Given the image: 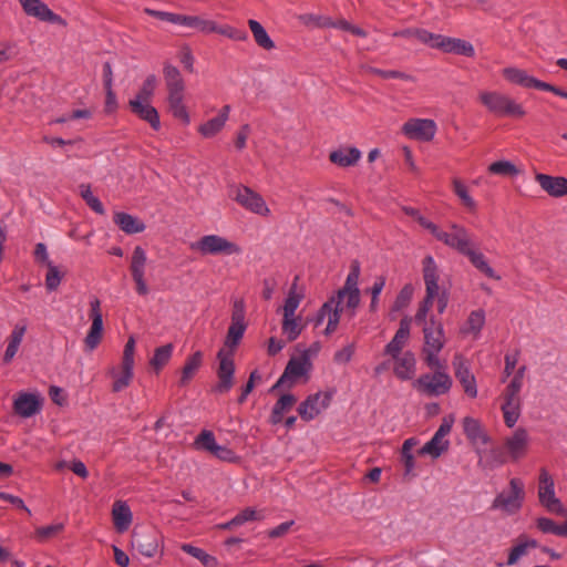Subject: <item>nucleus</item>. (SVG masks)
<instances>
[{"instance_id": "6e6552de", "label": "nucleus", "mask_w": 567, "mask_h": 567, "mask_svg": "<svg viewBox=\"0 0 567 567\" xmlns=\"http://www.w3.org/2000/svg\"><path fill=\"white\" fill-rule=\"evenodd\" d=\"M525 484L520 478L513 477L508 487L501 491L492 502V509L498 511L507 516L517 514L524 504Z\"/></svg>"}, {"instance_id": "f3484780", "label": "nucleus", "mask_w": 567, "mask_h": 567, "mask_svg": "<svg viewBox=\"0 0 567 567\" xmlns=\"http://www.w3.org/2000/svg\"><path fill=\"white\" fill-rule=\"evenodd\" d=\"M402 134L413 141L430 143L437 133V124L432 118L411 117L401 127Z\"/></svg>"}, {"instance_id": "6e6d98bb", "label": "nucleus", "mask_w": 567, "mask_h": 567, "mask_svg": "<svg viewBox=\"0 0 567 567\" xmlns=\"http://www.w3.org/2000/svg\"><path fill=\"white\" fill-rule=\"evenodd\" d=\"M80 195L85 200L87 206L94 210L96 214L103 215L104 207L100 199L92 193L91 187L89 185H80Z\"/></svg>"}, {"instance_id": "4468645a", "label": "nucleus", "mask_w": 567, "mask_h": 567, "mask_svg": "<svg viewBox=\"0 0 567 567\" xmlns=\"http://www.w3.org/2000/svg\"><path fill=\"white\" fill-rule=\"evenodd\" d=\"M423 40L427 41V47L439 49L444 53H453L472 58L475 55L473 44L466 40L458 38L445 37L442 34H424Z\"/></svg>"}, {"instance_id": "c85d7f7f", "label": "nucleus", "mask_w": 567, "mask_h": 567, "mask_svg": "<svg viewBox=\"0 0 567 567\" xmlns=\"http://www.w3.org/2000/svg\"><path fill=\"white\" fill-rule=\"evenodd\" d=\"M28 330L27 319L19 320L12 328L9 337L7 338V347L3 353V362L9 363L17 355L19 348L23 341L24 334Z\"/></svg>"}, {"instance_id": "2eb2a0df", "label": "nucleus", "mask_w": 567, "mask_h": 567, "mask_svg": "<svg viewBox=\"0 0 567 567\" xmlns=\"http://www.w3.org/2000/svg\"><path fill=\"white\" fill-rule=\"evenodd\" d=\"M537 495L540 505L549 513L557 515L565 514V507L555 493L554 480L546 468H542L539 472Z\"/></svg>"}, {"instance_id": "a18cd8bd", "label": "nucleus", "mask_w": 567, "mask_h": 567, "mask_svg": "<svg viewBox=\"0 0 567 567\" xmlns=\"http://www.w3.org/2000/svg\"><path fill=\"white\" fill-rule=\"evenodd\" d=\"M296 403V398L292 394H284L279 398L276 404L272 408L270 422L272 424H278L282 421V416L285 412L289 411L292 405Z\"/></svg>"}, {"instance_id": "a211bd4d", "label": "nucleus", "mask_w": 567, "mask_h": 567, "mask_svg": "<svg viewBox=\"0 0 567 567\" xmlns=\"http://www.w3.org/2000/svg\"><path fill=\"white\" fill-rule=\"evenodd\" d=\"M234 199L246 210L258 216L269 217L271 214L264 197L248 186H237L234 192Z\"/></svg>"}, {"instance_id": "c9c22d12", "label": "nucleus", "mask_w": 567, "mask_h": 567, "mask_svg": "<svg viewBox=\"0 0 567 567\" xmlns=\"http://www.w3.org/2000/svg\"><path fill=\"white\" fill-rule=\"evenodd\" d=\"M112 520L117 533L123 534L133 523V513L128 504L124 501H115L112 506Z\"/></svg>"}, {"instance_id": "ea45409f", "label": "nucleus", "mask_w": 567, "mask_h": 567, "mask_svg": "<svg viewBox=\"0 0 567 567\" xmlns=\"http://www.w3.org/2000/svg\"><path fill=\"white\" fill-rule=\"evenodd\" d=\"M114 223L122 231L128 235L138 234L145 230V224L137 217L127 213H115Z\"/></svg>"}, {"instance_id": "473e14b6", "label": "nucleus", "mask_w": 567, "mask_h": 567, "mask_svg": "<svg viewBox=\"0 0 567 567\" xmlns=\"http://www.w3.org/2000/svg\"><path fill=\"white\" fill-rule=\"evenodd\" d=\"M393 363L394 375L402 380H412L416 373V359L413 352L406 350L402 355L390 360Z\"/></svg>"}, {"instance_id": "dca6fc26", "label": "nucleus", "mask_w": 567, "mask_h": 567, "mask_svg": "<svg viewBox=\"0 0 567 567\" xmlns=\"http://www.w3.org/2000/svg\"><path fill=\"white\" fill-rule=\"evenodd\" d=\"M147 265L148 258L145 249L136 246L132 252L130 271L135 284V291L141 297L147 296L151 291L146 277Z\"/></svg>"}, {"instance_id": "a878e982", "label": "nucleus", "mask_w": 567, "mask_h": 567, "mask_svg": "<svg viewBox=\"0 0 567 567\" xmlns=\"http://www.w3.org/2000/svg\"><path fill=\"white\" fill-rule=\"evenodd\" d=\"M411 334V320L404 318L400 321L399 329L396 330L393 338L384 347V355L392 360L396 357L402 355L405 351Z\"/></svg>"}, {"instance_id": "bf43d9fd", "label": "nucleus", "mask_w": 567, "mask_h": 567, "mask_svg": "<svg viewBox=\"0 0 567 567\" xmlns=\"http://www.w3.org/2000/svg\"><path fill=\"white\" fill-rule=\"evenodd\" d=\"M414 287L411 284L405 285L398 293L392 310L400 311L404 309L412 300Z\"/></svg>"}, {"instance_id": "e2e57ef3", "label": "nucleus", "mask_w": 567, "mask_h": 567, "mask_svg": "<svg viewBox=\"0 0 567 567\" xmlns=\"http://www.w3.org/2000/svg\"><path fill=\"white\" fill-rule=\"evenodd\" d=\"M246 306L243 299H236L233 303L231 322L234 324L247 326L246 320Z\"/></svg>"}, {"instance_id": "423d86ee", "label": "nucleus", "mask_w": 567, "mask_h": 567, "mask_svg": "<svg viewBox=\"0 0 567 567\" xmlns=\"http://www.w3.org/2000/svg\"><path fill=\"white\" fill-rule=\"evenodd\" d=\"M181 27L189 28L204 34L217 33L238 42H244L248 39L245 30L229 24H218L216 21L204 16L183 14Z\"/></svg>"}, {"instance_id": "c756f323", "label": "nucleus", "mask_w": 567, "mask_h": 567, "mask_svg": "<svg viewBox=\"0 0 567 567\" xmlns=\"http://www.w3.org/2000/svg\"><path fill=\"white\" fill-rule=\"evenodd\" d=\"M502 74L504 79L512 83L526 89H537L542 90L544 82L532 76L527 73V71L516 68V66H507L502 70Z\"/></svg>"}, {"instance_id": "a19ab883", "label": "nucleus", "mask_w": 567, "mask_h": 567, "mask_svg": "<svg viewBox=\"0 0 567 567\" xmlns=\"http://www.w3.org/2000/svg\"><path fill=\"white\" fill-rule=\"evenodd\" d=\"M303 299V291L298 287L297 279L292 282L289 288L288 295L281 307L282 316H297L296 311L299 308Z\"/></svg>"}, {"instance_id": "de8ad7c7", "label": "nucleus", "mask_w": 567, "mask_h": 567, "mask_svg": "<svg viewBox=\"0 0 567 567\" xmlns=\"http://www.w3.org/2000/svg\"><path fill=\"white\" fill-rule=\"evenodd\" d=\"M202 362L203 353L200 351H196L186 360L185 365L182 370V384H186L187 382H189V380L193 379L197 370L200 368Z\"/></svg>"}, {"instance_id": "0eeeda50", "label": "nucleus", "mask_w": 567, "mask_h": 567, "mask_svg": "<svg viewBox=\"0 0 567 567\" xmlns=\"http://www.w3.org/2000/svg\"><path fill=\"white\" fill-rule=\"evenodd\" d=\"M478 100L489 113L496 116L523 117L526 115L522 104L497 91H481Z\"/></svg>"}, {"instance_id": "864d4df0", "label": "nucleus", "mask_w": 567, "mask_h": 567, "mask_svg": "<svg viewBox=\"0 0 567 567\" xmlns=\"http://www.w3.org/2000/svg\"><path fill=\"white\" fill-rule=\"evenodd\" d=\"M157 86V78L153 74L148 75L142 83L138 92L131 100H140L151 102Z\"/></svg>"}, {"instance_id": "e433bc0d", "label": "nucleus", "mask_w": 567, "mask_h": 567, "mask_svg": "<svg viewBox=\"0 0 567 567\" xmlns=\"http://www.w3.org/2000/svg\"><path fill=\"white\" fill-rule=\"evenodd\" d=\"M361 156L362 153L357 147H339L330 153L329 159L334 165L346 168L354 166Z\"/></svg>"}, {"instance_id": "052dcab7", "label": "nucleus", "mask_w": 567, "mask_h": 567, "mask_svg": "<svg viewBox=\"0 0 567 567\" xmlns=\"http://www.w3.org/2000/svg\"><path fill=\"white\" fill-rule=\"evenodd\" d=\"M195 445L197 449H202L208 452H213L216 447L217 442L214 434L210 431H203L196 439Z\"/></svg>"}, {"instance_id": "c03bdc74", "label": "nucleus", "mask_w": 567, "mask_h": 567, "mask_svg": "<svg viewBox=\"0 0 567 567\" xmlns=\"http://www.w3.org/2000/svg\"><path fill=\"white\" fill-rule=\"evenodd\" d=\"M281 330L288 341H295L303 330L301 317L282 316Z\"/></svg>"}, {"instance_id": "39448f33", "label": "nucleus", "mask_w": 567, "mask_h": 567, "mask_svg": "<svg viewBox=\"0 0 567 567\" xmlns=\"http://www.w3.org/2000/svg\"><path fill=\"white\" fill-rule=\"evenodd\" d=\"M423 224L424 229H426L437 241L462 255H465V251L470 250L474 246L468 230L457 223H450L447 229H442L434 223L423 221Z\"/></svg>"}, {"instance_id": "4c0bfd02", "label": "nucleus", "mask_w": 567, "mask_h": 567, "mask_svg": "<svg viewBox=\"0 0 567 567\" xmlns=\"http://www.w3.org/2000/svg\"><path fill=\"white\" fill-rule=\"evenodd\" d=\"M485 324V312L481 309L472 311L464 324L460 328V333L464 337L478 339Z\"/></svg>"}, {"instance_id": "4be33fe9", "label": "nucleus", "mask_w": 567, "mask_h": 567, "mask_svg": "<svg viewBox=\"0 0 567 567\" xmlns=\"http://www.w3.org/2000/svg\"><path fill=\"white\" fill-rule=\"evenodd\" d=\"M453 369L455 378L461 384L464 393L471 399L477 398L478 388L476 378L472 372L470 364L461 354H456L454 357Z\"/></svg>"}, {"instance_id": "f704fd0d", "label": "nucleus", "mask_w": 567, "mask_h": 567, "mask_svg": "<svg viewBox=\"0 0 567 567\" xmlns=\"http://www.w3.org/2000/svg\"><path fill=\"white\" fill-rule=\"evenodd\" d=\"M539 546L538 542L525 534H522L517 537L514 545L509 548L507 560L505 563L506 566H514L518 564V561L528 554L530 549L537 548Z\"/></svg>"}, {"instance_id": "f03ea898", "label": "nucleus", "mask_w": 567, "mask_h": 567, "mask_svg": "<svg viewBox=\"0 0 567 567\" xmlns=\"http://www.w3.org/2000/svg\"><path fill=\"white\" fill-rule=\"evenodd\" d=\"M423 279L425 284V297L420 303L415 313V321L420 322L427 318L429 311L433 302H437L439 313H443L449 303V293L444 288L439 285V268L432 256H426L422 262Z\"/></svg>"}, {"instance_id": "3c124183", "label": "nucleus", "mask_w": 567, "mask_h": 567, "mask_svg": "<svg viewBox=\"0 0 567 567\" xmlns=\"http://www.w3.org/2000/svg\"><path fill=\"white\" fill-rule=\"evenodd\" d=\"M64 527V523H53L48 526H40L34 530V538L39 543H44L62 533Z\"/></svg>"}, {"instance_id": "5701e85b", "label": "nucleus", "mask_w": 567, "mask_h": 567, "mask_svg": "<svg viewBox=\"0 0 567 567\" xmlns=\"http://www.w3.org/2000/svg\"><path fill=\"white\" fill-rule=\"evenodd\" d=\"M42 405L43 398L38 391L19 392L13 400L14 412L23 419H29L38 414Z\"/></svg>"}, {"instance_id": "7ed1b4c3", "label": "nucleus", "mask_w": 567, "mask_h": 567, "mask_svg": "<svg viewBox=\"0 0 567 567\" xmlns=\"http://www.w3.org/2000/svg\"><path fill=\"white\" fill-rule=\"evenodd\" d=\"M163 73L168 91V110L175 118L188 125L190 123V115L184 103L185 83L181 72L176 66L166 64Z\"/></svg>"}, {"instance_id": "37998d69", "label": "nucleus", "mask_w": 567, "mask_h": 567, "mask_svg": "<svg viewBox=\"0 0 567 567\" xmlns=\"http://www.w3.org/2000/svg\"><path fill=\"white\" fill-rule=\"evenodd\" d=\"M452 188L461 204L468 212H475L477 209V202L471 195L468 186L461 178L455 177L452 179Z\"/></svg>"}, {"instance_id": "13d9d810", "label": "nucleus", "mask_w": 567, "mask_h": 567, "mask_svg": "<svg viewBox=\"0 0 567 567\" xmlns=\"http://www.w3.org/2000/svg\"><path fill=\"white\" fill-rule=\"evenodd\" d=\"M48 271L45 275V288L48 291H55L62 281V272L59 267L54 264H50L48 267Z\"/></svg>"}, {"instance_id": "8fccbe9b", "label": "nucleus", "mask_w": 567, "mask_h": 567, "mask_svg": "<svg viewBox=\"0 0 567 567\" xmlns=\"http://www.w3.org/2000/svg\"><path fill=\"white\" fill-rule=\"evenodd\" d=\"M522 402H503L501 410L503 412L504 422L508 427H514L520 415Z\"/></svg>"}, {"instance_id": "f8f14e48", "label": "nucleus", "mask_w": 567, "mask_h": 567, "mask_svg": "<svg viewBox=\"0 0 567 567\" xmlns=\"http://www.w3.org/2000/svg\"><path fill=\"white\" fill-rule=\"evenodd\" d=\"M454 422V414L445 415L432 439L417 451V454L437 460L447 452L450 449V440L447 436L451 433Z\"/></svg>"}, {"instance_id": "774afa93", "label": "nucleus", "mask_w": 567, "mask_h": 567, "mask_svg": "<svg viewBox=\"0 0 567 567\" xmlns=\"http://www.w3.org/2000/svg\"><path fill=\"white\" fill-rule=\"evenodd\" d=\"M537 528L544 534H558V524L547 517H539L536 520Z\"/></svg>"}, {"instance_id": "58836bf2", "label": "nucleus", "mask_w": 567, "mask_h": 567, "mask_svg": "<svg viewBox=\"0 0 567 567\" xmlns=\"http://www.w3.org/2000/svg\"><path fill=\"white\" fill-rule=\"evenodd\" d=\"M464 256H466L471 264L486 277L495 280L501 279V276L497 275V272L488 264L485 255L480 251L475 245L470 250L465 251Z\"/></svg>"}, {"instance_id": "79ce46f5", "label": "nucleus", "mask_w": 567, "mask_h": 567, "mask_svg": "<svg viewBox=\"0 0 567 567\" xmlns=\"http://www.w3.org/2000/svg\"><path fill=\"white\" fill-rule=\"evenodd\" d=\"M526 368L520 367L507 384L503 393V402H520L519 392L523 388V380Z\"/></svg>"}, {"instance_id": "ddd939ff", "label": "nucleus", "mask_w": 567, "mask_h": 567, "mask_svg": "<svg viewBox=\"0 0 567 567\" xmlns=\"http://www.w3.org/2000/svg\"><path fill=\"white\" fill-rule=\"evenodd\" d=\"M318 350L319 346L315 344L312 348L306 349L299 357L291 358L275 388L284 385L287 381L295 382L300 378H307L312 369L311 355L316 354Z\"/></svg>"}, {"instance_id": "6ab92c4d", "label": "nucleus", "mask_w": 567, "mask_h": 567, "mask_svg": "<svg viewBox=\"0 0 567 567\" xmlns=\"http://www.w3.org/2000/svg\"><path fill=\"white\" fill-rule=\"evenodd\" d=\"M332 396L333 391H318L308 395L298 406L300 417L306 422L315 420L329 408Z\"/></svg>"}, {"instance_id": "603ef678", "label": "nucleus", "mask_w": 567, "mask_h": 567, "mask_svg": "<svg viewBox=\"0 0 567 567\" xmlns=\"http://www.w3.org/2000/svg\"><path fill=\"white\" fill-rule=\"evenodd\" d=\"M181 549L186 554L193 556L194 558L198 559L205 567H216L217 565V560L215 557L208 555L203 549L195 547L190 544H183L181 546Z\"/></svg>"}, {"instance_id": "4d7b16f0", "label": "nucleus", "mask_w": 567, "mask_h": 567, "mask_svg": "<svg viewBox=\"0 0 567 567\" xmlns=\"http://www.w3.org/2000/svg\"><path fill=\"white\" fill-rule=\"evenodd\" d=\"M246 328L247 326L230 323L225 340V346L230 349L229 351L233 352V350L239 344L241 338L244 337Z\"/></svg>"}, {"instance_id": "69168bd1", "label": "nucleus", "mask_w": 567, "mask_h": 567, "mask_svg": "<svg viewBox=\"0 0 567 567\" xmlns=\"http://www.w3.org/2000/svg\"><path fill=\"white\" fill-rule=\"evenodd\" d=\"M424 34H433V33L427 30H424V29H405V30L394 32L393 35L402 37V38H406V39H415L419 42L427 45V41L423 40V38H425Z\"/></svg>"}, {"instance_id": "0e129e2a", "label": "nucleus", "mask_w": 567, "mask_h": 567, "mask_svg": "<svg viewBox=\"0 0 567 567\" xmlns=\"http://www.w3.org/2000/svg\"><path fill=\"white\" fill-rule=\"evenodd\" d=\"M385 286V278L379 277L373 286L371 287V302H370V311L375 312L379 309V297Z\"/></svg>"}, {"instance_id": "5fc2aeb1", "label": "nucleus", "mask_w": 567, "mask_h": 567, "mask_svg": "<svg viewBox=\"0 0 567 567\" xmlns=\"http://www.w3.org/2000/svg\"><path fill=\"white\" fill-rule=\"evenodd\" d=\"M172 353V344H165L157 348L154 352L153 358L151 359V365L156 370H161L169 361Z\"/></svg>"}, {"instance_id": "f257e3e1", "label": "nucleus", "mask_w": 567, "mask_h": 567, "mask_svg": "<svg viewBox=\"0 0 567 567\" xmlns=\"http://www.w3.org/2000/svg\"><path fill=\"white\" fill-rule=\"evenodd\" d=\"M360 268L353 266L348 274L346 282L336 295L331 296L319 309L317 315V324L327 320L324 333H333L340 323L341 317L346 320H352L360 305L359 289Z\"/></svg>"}, {"instance_id": "72a5a7b5", "label": "nucleus", "mask_w": 567, "mask_h": 567, "mask_svg": "<svg viewBox=\"0 0 567 567\" xmlns=\"http://www.w3.org/2000/svg\"><path fill=\"white\" fill-rule=\"evenodd\" d=\"M128 105L131 111L141 120L147 122L153 130L158 131L161 128L158 112L151 102L130 100Z\"/></svg>"}, {"instance_id": "680f3d73", "label": "nucleus", "mask_w": 567, "mask_h": 567, "mask_svg": "<svg viewBox=\"0 0 567 567\" xmlns=\"http://www.w3.org/2000/svg\"><path fill=\"white\" fill-rule=\"evenodd\" d=\"M145 12L156 19L162 21H166L176 25H181L183 14L168 12V11H159L153 9H146Z\"/></svg>"}, {"instance_id": "cd10ccee", "label": "nucleus", "mask_w": 567, "mask_h": 567, "mask_svg": "<svg viewBox=\"0 0 567 567\" xmlns=\"http://www.w3.org/2000/svg\"><path fill=\"white\" fill-rule=\"evenodd\" d=\"M462 426L465 436L477 451H480L481 446H485L489 443L491 439L477 419L465 416L462 420Z\"/></svg>"}, {"instance_id": "9b49d317", "label": "nucleus", "mask_w": 567, "mask_h": 567, "mask_svg": "<svg viewBox=\"0 0 567 567\" xmlns=\"http://www.w3.org/2000/svg\"><path fill=\"white\" fill-rule=\"evenodd\" d=\"M135 365V339L133 336L128 338L124 346L122 362L117 367L109 370L112 378V391L121 392L130 386L134 378Z\"/></svg>"}, {"instance_id": "412c9836", "label": "nucleus", "mask_w": 567, "mask_h": 567, "mask_svg": "<svg viewBox=\"0 0 567 567\" xmlns=\"http://www.w3.org/2000/svg\"><path fill=\"white\" fill-rule=\"evenodd\" d=\"M530 436L526 429L517 427L509 435L504 437L503 451L511 461L523 458L529 449Z\"/></svg>"}, {"instance_id": "09e8293b", "label": "nucleus", "mask_w": 567, "mask_h": 567, "mask_svg": "<svg viewBox=\"0 0 567 567\" xmlns=\"http://www.w3.org/2000/svg\"><path fill=\"white\" fill-rule=\"evenodd\" d=\"M488 172L493 175L499 176H517L522 173L519 168L515 166L511 161L502 159L492 163L488 166Z\"/></svg>"}, {"instance_id": "b1692460", "label": "nucleus", "mask_w": 567, "mask_h": 567, "mask_svg": "<svg viewBox=\"0 0 567 567\" xmlns=\"http://www.w3.org/2000/svg\"><path fill=\"white\" fill-rule=\"evenodd\" d=\"M90 318L92 320L90 330L84 339L87 351H93L101 342L103 334V316L101 312V302L94 298L90 301Z\"/></svg>"}, {"instance_id": "2f4dec72", "label": "nucleus", "mask_w": 567, "mask_h": 567, "mask_svg": "<svg viewBox=\"0 0 567 567\" xmlns=\"http://www.w3.org/2000/svg\"><path fill=\"white\" fill-rule=\"evenodd\" d=\"M134 544L138 553L147 558L154 557L162 551L163 548L162 536L156 530L141 534Z\"/></svg>"}, {"instance_id": "bb28decb", "label": "nucleus", "mask_w": 567, "mask_h": 567, "mask_svg": "<svg viewBox=\"0 0 567 567\" xmlns=\"http://www.w3.org/2000/svg\"><path fill=\"white\" fill-rule=\"evenodd\" d=\"M230 112V105H224L221 109L218 110L217 114L214 117L208 118L197 127L198 134L203 138L207 140L216 137L225 128L229 120Z\"/></svg>"}, {"instance_id": "338daca9", "label": "nucleus", "mask_w": 567, "mask_h": 567, "mask_svg": "<svg viewBox=\"0 0 567 567\" xmlns=\"http://www.w3.org/2000/svg\"><path fill=\"white\" fill-rule=\"evenodd\" d=\"M354 351V343H349L334 353V361L339 364H346L352 359Z\"/></svg>"}, {"instance_id": "393cba45", "label": "nucleus", "mask_w": 567, "mask_h": 567, "mask_svg": "<svg viewBox=\"0 0 567 567\" xmlns=\"http://www.w3.org/2000/svg\"><path fill=\"white\" fill-rule=\"evenodd\" d=\"M25 14L37 18L40 21L59 24L62 27L66 25V21L54 13L43 1L41 0H19Z\"/></svg>"}, {"instance_id": "aec40b11", "label": "nucleus", "mask_w": 567, "mask_h": 567, "mask_svg": "<svg viewBox=\"0 0 567 567\" xmlns=\"http://www.w3.org/2000/svg\"><path fill=\"white\" fill-rule=\"evenodd\" d=\"M217 360L218 383L214 386V392L227 393L234 385L235 363L233 352L220 349L217 353Z\"/></svg>"}, {"instance_id": "49530a36", "label": "nucleus", "mask_w": 567, "mask_h": 567, "mask_svg": "<svg viewBox=\"0 0 567 567\" xmlns=\"http://www.w3.org/2000/svg\"><path fill=\"white\" fill-rule=\"evenodd\" d=\"M248 25L256 43L260 48L265 50H272L275 48L274 41L268 35L266 29L258 21L251 19L248 21Z\"/></svg>"}, {"instance_id": "7c9ffc66", "label": "nucleus", "mask_w": 567, "mask_h": 567, "mask_svg": "<svg viewBox=\"0 0 567 567\" xmlns=\"http://www.w3.org/2000/svg\"><path fill=\"white\" fill-rule=\"evenodd\" d=\"M535 181L539 184L540 188L551 197L558 198L567 195L566 177L537 173Z\"/></svg>"}, {"instance_id": "20e7f679", "label": "nucleus", "mask_w": 567, "mask_h": 567, "mask_svg": "<svg viewBox=\"0 0 567 567\" xmlns=\"http://www.w3.org/2000/svg\"><path fill=\"white\" fill-rule=\"evenodd\" d=\"M419 323H422V321ZM423 360L429 368H440L442 365L440 353L446 342L443 324L433 317L430 318V321L423 320Z\"/></svg>"}, {"instance_id": "1a4fd4ad", "label": "nucleus", "mask_w": 567, "mask_h": 567, "mask_svg": "<svg viewBox=\"0 0 567 567\" xmlns=\"http://www.w3.org/2000/svg\"><path fill=\"white\" fill-rule=\"evenodd\" d=\"M190 249L203 256H239L243 248L227 237L208 234L202 236L190 245Z\"/></svg>"}, {"instance_id": "9d476101", "label": "nucleus", "mask_w": 567, "mask_h": 567, "mask_svg": "<svg viewBox=\"0 0 567 567\" xmlns=\"http://www.w3.org/2000/svg\"><path fill=\"white\" fill-rule=\"evenodd\" d=\"M434 370L431 373H424L419 377L414 382L413 386L420 393L436 398L447 394L453 386L452 377L445 371L444 364L440 368H431Z\"/></svg>"}]
</instances>
